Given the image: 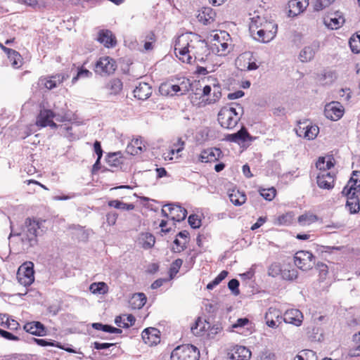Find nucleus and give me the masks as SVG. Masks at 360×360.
<instances>
[{"mask_svg":"<svg viewBox=\"0 0 360 360\" xmlns=\"http://www.w3.org/2000/svg\"><path fill=\"white\" fill-rule=\"evenodd\" d=\"M74 114L68 109L66 103L64 102L63 106L60 108L56 103L53 110L41 109L37 117L36 124L41 127H50L52 129L60 127L61 133L69 140L72 141L77 137L71 133L72 127L67 124L58 125L53 121L55 118L56 121L64 122H70L72 120Z\"/></svg>","mask_w":360,"mask_h":360,"instance_id":"obj_1","label":"nucleus"},{"mask_svg":"<svg viewBox=\"0 0 360 360\" xmlns=\"http://www.w3.org/2000/svg\"><path fill=\"white\" fill-rule=\"evenodd\" d=\"M200 47L205 49L203 42L198 40L195 35L192 33H186L180 35L176 40L174 53L176 57L184 63H191L193 57L195 60L204 61V58L198 54L196 49Z\"/></svg>","mask_w":360,"mask_h":360,"instance_id":"obj_2","label":"nucleus"},{"mask_svg":"<svg viewBox=\"0 0 360 360\" xmlns=\"http://www.w3.org/2000/svg\"><path fill=\"white\" fill-rule=\"evenodd\" d=\"M278 25L274 21H268L259 16L253 17L250 24V31L252 37L262 43H268L276 35Z\"/></svg>","mask_w":360,"mask_h":360,"instance_id":"obj_3","label":"nucleus"},{"mask_svg":"<svg viewBox=\"0 0 360 360\" xmlns=\"http://www.w3.org/2000/svg\"><path fill=\"white\" fill-rule=\"evenodd\" d=\"M41 229V223L38 220L27 218L25 222V228L21 236V240L25 250H28L37 244L38 231ZM20 235V233H17Z\"/></svg>","mask_w":360,"mask_h":360,"instance_id":"obj_4","label":"nucleus"},{"mask_svg":"<svg viewBox=\"0 0 360 360\" xmlns=\"http://www.w3.org/2000/svg\"><path fill=\"white\" fill-rule=\"evenodd\" d=\"M241 115L233 107L221 109L218 114V120L221 126L226 129L234 128L240 120Z\"/></svg>","mask_w":360,"mask_h":360,"instance_id":"obj_5","label":"nucleus"},{"mask_svg":"<svg viewBox=\"0 0 360 360\" xmlns=\"http://www.w3.org/2000/svg\"><path fill=\"white\" fill-rule=\"evenodd\" d=\"M200 352L192 345H183L176 347L172 352L171 360H198Z\"/></svg>","mask_w":360,"mask_h":360,"instance_id":"obj_6","label":"nucleus"},{"mask_svg":"<svg viewBox=\"0 0 360 360\" xmlns=\"http://www.w3.org/2000/svg\"><path fill=\"white\" fill-rule=\"evenodd\" d=\"M34 264L32 262H27L19 267L17 273V278L21 285L29 286L34 281Z\"/></svg>","mask_w":360,"mask_h":360,"instance_id":"obj_7","label":"nucleus"},{"mask_svg":"<svg viewBox=\"0 0 360 360\" xmlns=\"http://www.w3.org/2000/svg\"><path fill=\"white\" fill-rule=\"evenodd\" d=\"M294 263L301 270L307 271L315 265V257L311 252L300 250L295 253Z\"/></svg>","mask_w":360,"mask_h":360,"instance_id":"obj_8","label":"nucleus"},{"mask_svg":"<svg viewBox=\"0 0 360 360\" xmlns=\"http://www.w3.org/2000/svg\"><path fill=\"white\" fill-rule=\"evenodd\" d=\"M162 214L165 217L168 218L170 215L173 221H181L186 219L187 211L179 205L169 203L164 205L162 209Z\"/></svg>","mask_w":360,"mask_h":360,"instance_id":"obj_9","label":"nucleus"},{"mask_svg":"<svg viewBox=\"0 0 360 360\" xmlns=\"http://www.w3.org/2000/svg\"><path fill=\"white\" fill-rule=\"evenodd\" d=\"M319 132V128L316 125L311 124L308 121L299 122L296 128V134L300 137L307 140L314 139Z\"/></svg>","mask_w":360,"mask_h":360,"instance_id":"obj_10","label":"nucleus"},{"mask_svg":"<svg viewBox=\"0 0 360 360\" xmlns=\"http://www.w3.org/2000/svg\"><path fill=\"white\" fill-rule=\"evenodd\" d=\"M117 68L115 61L109 56L101 57L95 65V72L101 75L114 73Z\"/></svg>","mask_w":360,"mask_h":360,"instance_id":"obj_11","label":"nucleus"},{"mask_svg":"<svg viewBox=\"0 0 360 360\" xmlns=\"http://www.w3.org/2000/svg\"><path fill=\"white\" fill-rule=\"evenodd\" d=\"M342 195H360V172L353 171L352 176L342 191Z\"/></svg>","mask_w":360,"mask_h":360,"instance_id":"obj_12","label":"nucleus"},{"mask_svg":"<svg viewBox=\"0 0 360 360\" xmlns=\"http://www.w3.org/2000/svg\"><path fill=\"white\" fill-rule=\"evenodd\" d=\"M325 116L333 121L340 120L344 115V108L340 103L333 101L326 105Z\"/></svg>","mask_w":360,"mask_h":360,"instance_id":"obj_13","label":"nucleus"},{"mask_svg":"<svg viewBox=\"0 0 360 360\" xmlns=\"http://www.w3.org/2000/svg\"><path fill=\"white\" fill-rule=\"evenodd\" d=\"M69 77L70 75L66 73L57 74L51 77L40 78L39 84L47 89L51 90L56 88L59 84L69 78Z\"/></svg>","mask_w":360,"mask_h":360,"instance_id":"obj_14","label":"nucleus"},{"mask_svg":"<svg viewBox=\"0 0 360 360\" xmlns=\"http://www.w3.org/2000/svg\"><path fill=\"white\" fill-rule=\"evenodd\" d=\"M160 330L155 328H147L141 333V338L145 344L148 346L158 345L160 342Z\"/></svg>","mask_w":360,"mask_h":360,"instance_id":"obj_15","label":"nucleus"},{"mask_svg":"<svg viewBox=\"0 0 360 360\" xmlns=\"http://www.w3.org/2000/svg\"><path fill=\"white\" fill-rule=\"evenodd\" d=\"M282 319L286 323H290L295 326H300L303 321L302 313L297 309H290L285 311Z\"/></svg>","mask_w":360,"mask_h":360,"instance_id":"obj_16","label":"nucleus"},{"mask_svg":"<svg viewBox=\"0 0 360 360\" xmlns=\"http://www.w3.org/2000/svg\"><path fill=\"white\" fill-rule=\"evenodd\" d=\"M319 49V42L317 41H313L308 46H304L300 51L299 58L301 62L306 63L311 60L315 53Z\"/></svg>","mask_w":360,"mask_h":360,"instance_id":"obj_17","label":"nucleus"},{"mask_svg":"<svg viewBox=\"0 0 360 360\" xmlns=\"http://www.w3.org/2000/svg\"><path fill=\"white\" fill-rule=\"evenodd\" d=\"M160 91L162 94L165 92L167 94H170L171 96L176 94L177 93H179L180 95H183L188 91V86L184 82H183L181 85L165 84L160 86Z\"/></svg>","mask_w":360,"mask_h":360,"instance_id":"obj_18","label":"nucleus"},{"mask_svg":"<svg viewBox=\"0 0 360 360\" xmlns=\"http://www.w3.org/2000/svg\"><path fill=\"white\" fill-rule=\"evenodd\" d=\"M221 150L218 148H208L201 152L199 160L206 163L215 162L221 158Z\"/></svg>","mask_w":360,"mask_h":360,"instance_id":"obj_19","label":"nucleus"},{"mask_svg":"<svg viewBox=\"0 0 360 360\" xmlns=\"http://www.w3.org/2000/svg\"><path fill=\"white\" fill-rule=\"evenodd\" d=\"M345 20L343 14L340 11H336L324 18V24L331 30H337L342 26Z\"/></svg>","mask_w":360,"mask_h":360,"instance_id":"obj_20","label":"nucleus"},{"mask_svg":"<svg viewBox=\"0 0 360 360\" xmlns=\"http://www.w3.org/2000/svg\"><path fill=\"white\" fill-rule=\"evenodd\" d=\"M97 40L106 48H112L117 44L115 35L109 30H100L98 34Z\"/></svg>","mask_w":360,"mask_h":360,"instance_id":"obj_21","label":"nucleus"},{"mask_svg":"<svg viewBox=\"0 0 360 360\" xmlns=\"http://www.w3.org/2000/svg\"><path fill=\"white\" fill-rule=\"evenodd\" d=\"M316 183L321 188L331 189L334 186V174L329 172H321L317 176Z\"/></svg>","mask_w":360,"mask_h":360,"instance_id":"obj_22","label":"nucleus"},{"mask_svg":"<svg viewBox=\"0 0 360 360\" xmlns=\"http://www.w3.org/2000/svg\"><path fill=\"white\" fill-rule=\"evenodd\" d=\"M282 317L283 316L280 310L270 307L265 314L266 325L270 328H275L278 326L276 323L278 322L280 323Z\"/></svg>","mask_w":360,"mask_h":360,"instance_id":"obj_23","label":"nucleus"},{"mask_svg":"<svg viewBox=\"0 0 360 360\" xmlns=\"http://www.w3.org/2000/svg\"><path fill=\"white\" fill-rule=\"evenodd\" d=\"M309 5V0H290L288 2L290 8L288 11L289 16H296L303 12Z\"/></svg>","mask_w":360,"mask_h":360,"instance_id":"obj_24","label":"nucleus"},{"mask_svg":"<svg viewBox=\"0 0 360 360\" xmlns=\"http://www.w3.org/2000/svg\"><path fill=\"white\" fill-rule=\"evenodd\" d=\"M23 328L26 332L36 336H44L46 333L44 325L39 321L28 322L24 325Z\"/></svg>","mask_w":360,"mask_h":360,"instance_id":"obj_25","label":"nucleus"},{"mask_svg":"<svg viewBox=\"0 0 360 360\" xmlns=\"http://www.w3.org/2000/svg\"><path fill=\"white\" fill-rule=\"evenodd\" d=\"M135 98L139 100H146L152 94V87L146 82H139L133 91Z\"/></svg>","mask_w":360,"mask_h":360,"instance_id":"obj_26","label":"nucleus"},{"mask_svg":"<svg viewBox=\"0 0 360 360\" xmlns=\"http://www.w3.org/2000/svg\"><path fill=\"white\" fill-rule=\"evenodd\" d=\"M146 300V296L143 292L134 293L129 300V305L132 309H140L145 305Z\"/></svg>","mask_w":360,"mask_h":360,"instance_id":"obj_27","label":"nucleus"},{"mask_svg":"<svg viewBox=\"0 0 360 360\" xmlns=\"http://www.w3.org/2000/svg\"><path fill=\"white\" fill-rule=\"evenodd\" d=\"M215 11L210 7H204L198 15V20L204 25L210 24L214 20Z\"/></svg>","mask_w":360,"mask_h":360,"instance_id":"obj_28","label":"nucleus"},{"mask_svg":"<svg viewBox=\"0 0 360 360\" xmlns=\"http://www.w3.org/2000/svg\"><path fill=\"white\" fill-rule=\"evenodd\" d=\"M347 197L346 207L348 208L350 214H356L360 210L359 198L357 195H344Z\"/></svg>","mask_w":360,"mask_h":360,"instance_id":"obj_29","label":"nucleus"},{"mask_svg":"<svg viewBox=\"0 0 360 360\" xmlns=\"http://www.w3.org/2000/svg\"><path fill=\"white\" fill-rule=\"evenodd\" d=\"M136 319L132 314H124L115 317V323L118 327L128 328L135 323Z\"/></svg>","mask_w":360,"mask_h":360,"instance_id":"obj_30","label":"nucleus"},{"mask_svg":"<svg viewBox=\"0 0 360 360\" xmlns=\"http://www.w3.org/2000/svg\"><path fill=\"white\" fill-rule=\"evenodd\" d=\"M229 197L231 202L236 206H240L246 201V195L244 192L239 190L233 189L229 193Z\"/></svg>","mask_w":360,"mask_h":360,"instance_id":"obj_31","label":"nucleus"},{"mask_svg":"<svg viewBox=\"0 0 360 360\" xmlns=\"http://www.w3.org/2000/svg\"><path fill=\"white\" fill-rule=\"evenodd\" d=\"M184 142L181 138H179L177 142L174 144L173 148H171L169 152L164 153L163 158L165 160H172L174 154H178L181 152L184 148Z\"/></svg>","mask_w":360,"mask_h":360,"instance_id":"obj_32","label":"nucleus"},{"mask_svg":"<svg viewBox=\"0 0 360 360\" xmlns=\"http://www.w3.org/2000/svg\"><path fill=\"white\" fill-rule=\"evenodd\" d=\"M251 357V352L244 346H238L232 354L231 358L234 360H249Z\"/></svg>","mask_w":360,"mask_h":360,"instance_id":"obj_33","label":"nucleus"},{"mask_svg":"<svg viewBox=\"0 0 360 360\" xmlns=\"http://www.w3.org/2000/svg\"><path fill=\"white\" fill-rule=\"evenodd\" d=\"M122 82L120 79L114 78L108 82L106 89L110 94L117 95L122 91Z\"/></svg>","mask_w":360,"mask_h":360,"instance_id":"obj_34","label":"nucleus"},{"mask_svg":"<svg viewBox=\"0 0 360 360\" xmlns=\"http://www.w3.org/2000/svg\"><path fill=\"white\" fill-rule=\"evenodd\" d=\"M214 39L216 41V42L213 44L212 51H214L216 50V52L219 56H224L226 55L229 44L226 42H221L219 41V34H216L214 36Z\"/></svg>","mask_w":360,"mask_h":360,"instance_id":"obj_35","label":"nucleus"},{"mask_svg":"<svg viewBox=\"0 0 360 360\" xmlns=\"http://www.w3.org/2000/svg\"><path fill=\"white\" fill-rule=\"evenodd\" d=\"M7 56L13 68L17 69L20 68L22 65V56L18 51L13 49L11 53L7 54Z\"/></svg>","mask_w":360,"mask_h":360,"instance_id":"obj_36","label":"nucleus"},{"mask_svg":"<svg viewBox=\"0 0 360 360\" xmlns=\"http://www.w3.org/2000/svg\"><path fill=\"white\" fill-rule=\"evenodd\" d=\"M108 287L104 282L93 283L89 286V290L93 294L104 295L108 292Z\"/></svg>","mask_w":360,"mask_h":360,"instance_id":"obj_37","label":"nucleus"},{"mask_svg":"<svg viewBox=\"0 0 360 360\" xmlns=\"http://www.w3.org/2000/svg\"><path fill=\"white\" fill-rule=\"evenodd\" d=\"M318 219V217L316 215L311 214V213H305L302 215H300L298 217V223L301 226H307L310 225L312 223L316 221Z\"/></svg>","mask_w":360,"mask_h":360,"instance_id":"obj_38","label":"nucleus"},{"mask_svg":"<svg viewBox=\"0 0 360 360\" xmlns=\"http://www.w3.org/2000/svg\"><path fill=\"white\" fill-rule=\"evenodd\" d=\"M333 162L330 158L326 160V158L324 157H320L316 163L317 169L321 172H328L327 170L333 167Z\"/></svg>","mask_w":360,"mask_h":360,"instance_id":"obj_39","label":"nucleus"},{"mask_svg":"<svg viewBox=\"0 0 360 360\" xmlns=\"http://www.w3.org/2000/svg\"><path fill=\"white\" fill-rule=\"evenodd\" d=\"M108 206L122 210H132L134 205L132 203H125L118 200H110Z\"/></svg>","mask_w":360,"mask_h":360,"instance_id":"obj_40","label":"nucleus"},{"mask_svg":"<svg viewBox=\"0 0 360 360\" xmlns=\"http://www.w3.org/2000/svg\"><path fill=\"white\" fill-rule=\"evenodd\" d=\"M253 53L250 51L244 52L239 56L236 60V64L238 68L243 67V64L249 65V63L253 59Z\"/></svg>","mask_w":360,"mask_h":360,"instance_id":"obj_41","label":"nucleus"},{"mask_svg":"<svg viewBox=\"0 0 360 360\" xmlns=\"http://www.w3.org/2000/svg\"><path fill=\"white\" fill-rule=\"evenodd\" d=\"M142 246L145 249L151 248L155 242V237L150 233H145L141 235Z\"/></svg>","mask_w":360,"mask_h":360,"instance_id":"obj_42","label":"nucleus"},{"mask_svg":"<svg viewBox=\"0 0 360 360\" xmlns=\"http://www.w3.org/2000/svg\"><path fill=\"white\" fill-rule=\"evenodd\" d=\"M335 0H314L313 7L314 11H321L329 7Z\"/></svg>","mask_w":360,"mask_h":360,"instance_id":"obj_43","label":"nucleus"},{"mask_svg":"<svg viewBox=\"0 0 360 360\" xmlns=\"http://www.w3.org/2000/svg\"><path fill=\"white\" fill-rule=\"evenodd\" d=\"M228 275V271L224 270L211 282L207 285V290H212L218 285Z\"/></svg>","mask_w":360,"mask_h":360,"instance_id":"obj_44","label":"nucleus"},{"mask_svg":"<svg viewBox=\"0 0 360 360\" xmlns=\"http://www.w3.org/2000/svg\"><path fill=\"white\" fill-rule=\"evenodd\" d=\"M349 47L351 51L354 53H360V39L359 36L353 34L349 40Z\"/></svg>","mask_w":360,"mask_h":360,"instance_id":"obj_45","label":"nucleus"},{"mask_svg":"<svg viewBox=\"0 0 360 360\" xmlns=\"http://www.w3.org/2000/svg\"><path fill=\"white\" fill-rule=\"evenodd\" d=\"M282 270L280 263L274 262L268 268V275L274 278L281 276Z\"/></svg>","mask_w":360,"mask_h":360,"instance_id":"obj_46","label":"nucleus"},{"mask_svg":"<svg viewBox=\"0 0 360 360\" xmlns=\"http://www.w3.org/2000/svg\"><path fill=\"white\" fill-rule=\"evenodd\" d=\"M260 195L266 200L271 201L272 200L276 194V190L274 187H271L269 188H260L259 189Z\"/></svg>","mask_w":360,"mask_h":360,"instance_id":"obj_47","label":"nucleus"},{"mask_svg":"<svg viewBox=\"0 0 360 360\" xmlns=\"http://www.w3.org/2000/svg\"><path fill=\"white\" fill-rule=\"evenodd\" d=\"M141 142L139 139L133 141L130 146H128L127 150L128 153L131 155H137L143 150V148L141 146Z\"/></svg>","mask_w":360,"mask_h":360,"instance_id":"obj_48","label":"nucleus"},{"mask_svg":"<svg viewBox=\"0 0 360 360\" xmlns=\"http://www.w3.org/2000/svg\"><path fill=\"white\" fill-rule=\"evenodd\" d=\"M298 272L295 269L282 270L281 277L283 280L294 281L297 278Z\"/></svg>","mask_w":360,"mask_h":360,"instance_id":"obj_49","label":"nucleus"},{"mask_svg":"<svg viewBox=\"0 0 360 360\" xmlns=\"http://www.w3.org/2000/svg\"><path fill=\"white\" fill-rule=\"evenodd\" d=\"M182 264L183 260L181 259H176L172 263L169 272L170 278H173L177 274Z\"/></svg>","mask_w":360,"mask_h":360,"instance_id":"obj_50","label":"nucleus"},{"mask_svg":"<svg viewBox=\"0 0 360 360\" xmlns=\"http://www.w3.org/2000/svg\"><path fill=\"white\" fill-rule=\"evenodd\" d=\"M91 76V72L82 67L78 69L76 76L72 77V83L75 84L80 78H89Z\"/></svg>","mask_w":360,"mask_h":360,"instance_id":"obj_51","label":"nucleus"},{"mask_svg":"<svg viewBox=\"0 0 360 360\" xmlns=\"http://www.w3.org/2000/svg\"><path fill=\"white\" fill-rule=\"evenodd\" d=\"M293 219V215L290 212H288L279 216L277 219L278 224L283 226L290 225Z\"/></svg>","mask_w":360,"mask_h":360,"instance_id":"obj_52","label":"nucleus"},{"mask_svg":"<svg viewBox=\"0 0 360 360\" xmlns=\"http://www.w3.org/2000/svg\"><path fill=\"white\" fill-rule=\"evenodd\" d=\"M34 341L38 345L41 347L52 346L56 347H61V344L60 342L51 340L34 338Z\"/></svg>","mask_w":360,"mask_h":360,"instance_id":"obj_53","label":"nucleus"},{"mask_svg":"<svg viewBox=\"0 0 360 360\" xmlns=\"http://www.w3.org/2000/svg\"><path fill=\"white\" fill-rule=\"evenodd\" d=\"M205 330V326L203 322L199 319H198L194 326L191 327L192 333L195 335H201V333Z\"/></svg>","mask_w":360,"mask_h":360,"instance_id":"obj_54","label":"nucleus"},{"mask_svg":"<svg viewBox=\"0 0 360 360\" xmlns=\"http://www.w3.org/2000/svg\"><path fill=\"white\" fill-rule=\"evenodd\" d=\"M240 283L238 280L233 278L228 283V288L234 295H238L240 293L239 290Z\"/></svg>","mask_w":360,"mask_h":360,"instance_id":"obj_55","label":"nucleus"},{"mask_svg":"<svg viewBox=\"0 0 360 360\" xmlns=\"http://www.w3.org/2000/svg\"><path fill=\"white\" fill-rule=\"evenodd\" d=\"M239 141L245 142L252 141V136L250 135L245 128H242L236 132Z\"/></svg>","mask_w":360,"mask_h":360,"instance_id":"obj_56","label":"nucleus"},{"mask_svg":"<svg viewBox=\"0 0 360 360\" xmlns=\"http://www.w3.org/2000/svg\"><path fill=\"white\" fill-rule=\"evenodd\" d=\"M257 360H276V357L274 353L265 349L259 353Z\"/></svg>","mask_w":360,"mask_h":360,"instance_id":"obj_57","label":"nucleus"},{"mask_svg":"<svg viewBox=\"0 0 360 360\" xmlns=\"http://www.w3.org/2000/svg\"><path fill=\"white\" fill-rule=\"evenodd\" d=\"M188 221L193 229H198L201 226V220L196 214H191L188 217Z\"/></svg>","mask_w":360,"mask_h":360,"instance_id":"obj_58","label":"nucleus"},{"mask_svg":"<svg viewBox=\"0 0 360 360\" xmlns=\"http://www.w3.org/2000/svg\"><path fill=\"white\" fill-rule=\"evenodd\" d=\"M257 59L253 56V59L249 63V65L243 64V67L240 68L241 70H248L252 71L255 70L259 68V65L257 64Z\"/></svg>","mask_w":360,"mask_h":360,"instance_id":"obj_59","label":"nucleus"},{"mask_svg":"<svg viewBox=\"0 0 360 360\" xmlns=\"http://www.w3.org/2000/svg\"><path fill=\"white\" fill-rule=\"evenodd\" d=\"M118 214L115 212H110L106 214V222L109 226H114L116 224Z\"/></svg>","mask_w":360,"mask_h":360,"instance_id":"obj_60","label":"nucleus"},{"mask_svg":"<svg viewBox=\"0 0 360 360\" xmlns=\"http://www.w3.org/2000/svg\"><path fill=\"white\" fill-rule=\"evenodd\" d=\"M114 345H115L114 343H108V342H94L93 343L94 348L97 350L106 349H108Z\"/></svg>","mask_w":360,"mask_h":360,"instance_id":"obj_61","label":"nucleus"},{"mask_svg":"<svg viewBox=\"0 0 360 360\" xmlns=\"http://www.w3.org/2000/svg\"><path fill=\"white\" fill-rule=\"evenodd\" d=\"M6 328L9 330H17L20 327V324L18 321L14 319H10L9 317L6 319Z\"/></svg>","mask_w":360,"mask_h":360,"instance_id":"obj_62","label":"nucleus"},{"mask_svg":"<svg viewBox=\"0 0 360 360\" xmlns=\"http://www.w3.org/2000/svg\"><path fill=\"white\" fill-rule=\"evenodd\" d=\"M302 354L306 360H317L316 352L310 349L302 350Z\"/></svg>","mask_w":360,"mask_h":360,"instance_id":"obj_63","label":"nucleus"},{"mask_svg":"<svg viewBox=\"0 0 360 360\" xmlns=\"http://www.w3.org/2000/svg\"><path fill=\"white\" fill-rule=\"evenodd\" d=\"M316 268L320 272V276L322 278H324L328 274V266L326 264L322 262H318L316 264Z\"/></svg>","mask_w":360,"mask_h":360,"instance_id":"obj_64","label":"nucleus"}]
</instances>
